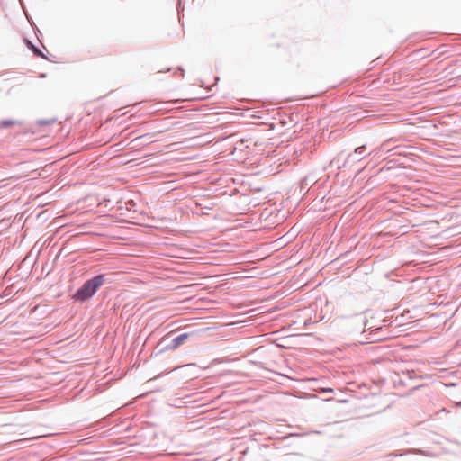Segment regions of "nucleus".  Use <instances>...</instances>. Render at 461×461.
<instances>
[{"instance_id":"1","label":"nucleus","mask_w":461,"mask_h":461,"mask_svg":"<svg viewBox=\"0 0 461 461\" xmlns=\"http://www.w3.org/2000/svg\"><path fill=\"white\" fill-rule=\"evenodd\" d=\"M107 281V275L98 274L87 279L72 295L74 302L84 303L88 302Z\"/></svg>"},{"instance_id":"2","label":"nucleus","mask_w":461,"mask_h":461,"mask_svg":"<svg viewBox=\"0 0 461 461\" xmlns=\"http://www.w3.org/2000/svg\"><path fill=\"white\" fill-rule=\"evenodd\" d=\"M369 152L366 151V146L362 145L360 147H357L355 149V150L351 153H349L346 158V160L343 163V167L351 166L357 161L362 160L364 158H366Z\"/></svg>"},{"instance_id":"9","label":"nucleus","mask_w":461,"mask_h":461,"mask_svg":"<svg viewBox=\"0 0 461 461\" xmlns=\"http://www.w3.org/2000/svg\"><path fill=\"white\" fill-rule=\"evenodd\" d=\"M413 453H417V454H423L424 452L421 450V449H413L411 450Z\"/></svg>"},{"instance_id":"4","label":"nucleus","mask_w":461,"mask_h":461,"mask_svg":"<svg viewBox=\"0 0 461 461\" xmlns=\"http://www.w3.org/2000/svg\"><path fill=\"white\" fill-rule=\"evenodd\" d=\"M25 43L36 57L44 58L43 52L38 47H36L32 41L25 39Z\"/></svg>"},{"instance_id":"8","label":"nucleus","mask_w":461,"mask_h":461,"mask_svg":"<svg viewBox=\"0 0 461 461\" xmlns=\"http://www.w3.org/2000/svg\"><path fill=\"white\" fill-rule=\"evenodd\" d=\"M177 70L180 72L181 77H184V76H185V70L183 69V68L178 67V68H177Z\"/></svg>"},{"instance_id":"5","label":"nucleus","mask_w":461,"mask_h":461,"mask_svg":"<svg viewBox=\"0 0 461 461\" xmlns=\"http://www.w3.org/2000/svg\"><path fill=\"white\" fill-rule=\"evenodd\" d=\"M22 124H23L22 122H20L18 120L5 119V120L0 121V129L1 128H8L11 126H15V125H22Z\"/></svg>"},{"instance_id":"7","label":"nucleus","mask_w":461,"mask_h":461,"mask_svg":"<svg viewBox=\"0 0 461 461\" xmlns=\"http://www.w3.org/2000/svg\"><path fill=\"white\" fill-rule=\"evenodd\" d=\"M184 9H185V5L183 3V0H177L176 10H177L178 15L181 14V13L184 11Z\"/></svg>"},{"instance_id":"10","label":"nucleus","mask_w":461,"mask_h":461,"mask_svg":"<svg viewBox=\"0 0 461 461\" xmlns=\"http://www.w3.org/2000/svg\"><path fill=\"white\" fill-rule=\"evenodd\" d=\"M307 182V179L304 178L303 181H302V187L303 188L304 185H307L308 184L306 183Z\"/></svg>"},{"instance_id":"6","label":"nucleus","mask_w":461,"mask_h":461,"mask_svg":"<svg viewBox=\"0 0 461 461\" xmlns=\"http://www.w3.org/2000/svg\"><path fill=\"white\" fill-rule=\"evenodd\" d=\"M56 122V119H50V120H38L36 122V123L39 125V126H46V125H50L53 122Z\"/></svg>"},{"instance_id":"11","label":"nucleus","mask_w":461,"mask_h":461,"mask_svg":"<svg viewBox=\"0 0 461 461\" xmlns=\"http://www.w3.org/2000/svg\"><path fill=\"white\" fill-rule=\"evenodd\" d=\"M168 340V338H163L160 341V344H164V343H167Z\"/></svg>"},{"instance_id":"13","label":"nucleus","mask_w":461,"mask_h":461,"mask_svg":"<svg viewBox=\"0 0 461 461\" xmlns=\"http://www.w3.org/2000/svg\"><path fill=\"white\" fill-rule=\"evenodd\" d=\"M418 388H419V386H415V387L412 389V391H414V390H416V389H418Z\"/></svg>"},{"instance_id":"14","label":"nucleus","mask_w":461,"mask_h":461,"mask_svg":"<svg viewBox=\"0 0 461 461\" xmlns=\"http://www.w3.org/2000/svg\"><path fill=\"white\" fill-rule=\"evenodd\" d=\"M291 436H299V434L294 433V434H292Z\"/></svg>"},{"instance_id":"12","label":"nucleus","mask_w":461,"mask_h":461,"mask_svg":"<svg viewBox=\"0 0 461 461\" xmlns=\"http://www.w3.org/2000/svg\"><path fill=\"white\" fill-rule=\"evenodd\" d=\"M239 141H240V143H244V142H245V140H244V139H240V140H239Z\"/></svg>"},{"instance_id":"3","label":"nucleus","mask_w":461,"mask_h":461,"mask_svg":"<svg viewBox=\"0 0 461 461\" xmlns=\"http://www.w3.org/2000/svg\"><path fill=\"white\" fill-rule=\"evenodd\" d=\"M189 333H181L169 340L167 344L164 346L165 349H174L183 344L188 338Z\"/></svg>"}]
</instances>
